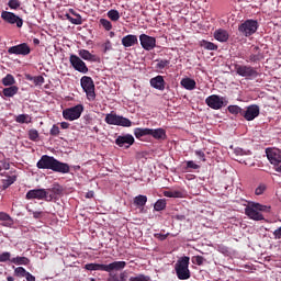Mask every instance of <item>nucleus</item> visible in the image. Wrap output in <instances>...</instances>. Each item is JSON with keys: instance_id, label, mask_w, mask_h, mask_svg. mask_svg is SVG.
I'll list each match as a JSON object with an SVG mask.
<instances>
[{"instance_id": "nucleus-1", "label": "nucleus", "mask_w": 281, "mask_h": 281, "mask_svg": "<svg viewBox=\"0 0 281 281\" xmlns=\"http://www.w3.org/2000/svg\"><path fill=\"white\" fill-rule=\"evenodd\" d=\"M36 167L38 170H53V172H59L61 175H68L70 168L69 164L60 162L54 156L43 155L37 161Z\"/></svg>"}, {"instance_id": "nucleus-2", "label": "nucleus", "mask_w": 281, "mask_h": 281, "mask_svg": "<svg viewBox=\"0 0 281 281\" xmlns=\"http://www.w3.org/2000/svg\"><path fill=\"white\" fill-rule=\"evenodd\" d=\"M271 206L262 205L257 202H250L245 207V214L248 216V218H251V221H265V215L260 212H270Z\"/></svg>"}, {"instance_id": "nucleus-3", "label": "nucleus", "mask_w": 281, "mask_h": 281, "mask_svg": "<svg viewBox=\"0 0 281 281\" xmlns=\"http://www.w3.org/2000/svg\"><path fill=\"white\" fill-rule=\"evenodd\" d=\"M175 271L178 280H190V257L184 256L178 259L175 265Z\"/></svg>"}, {"instance_id": "nucleus-4", "label": "nucleus", "mask_w": 281, "mask_h": 281, "mask_svg": "<svg viewBox=\"0 0 281 281\" xmlns=\"http://www.w3.org/2000/svg\"><path fill=\"white\" fill-rule=\"evenodd\" d=\"M258 21L249 19L238 25V32L241 36H246V38H249V36H254V34L258 32Z\"/></svg>"}, {"instance_id": "nucleus-5", "label": "nucleus", "mask_w": 281, "mask_h": 281, "mask_svg": "<svg viewBox=\"0 0 281 281\" xmlns=\"http://www.w3.org/2000/svg\"><path fill=\"white\" fill-rule=\"evenodd\" d=\"M104 122H106L111 126H123L125 128L133 126V122L131 120H128L127 117L117 115L113 111L105 115Z\"/></svg>"}, {"instance_id": "nucleus-6", "label": "nucleus", "mask_w": 281, "mask_h": 281, "mask_svg": "<svg viewBox=\"0 0 281 281\" xmlns=\"http://www.w3.org/2000/svg\"><path fill=\"white\" fill-rule=\"evenodd\" d=\"M104 122H106L111 126H123L125 128L133 126V122L131 120H128L127 117L117 115L113 111L105 115Z\"/></svg>"}, {"instance_id": "nucleus-7", "label": "nucleus", "mask_w": 281, "mask_h": 281, "mask_svg": "<svg viewBox=\"0 0 281 281\" xmlns=\"http://www.w3.org/2000/svg\"><path fill=\"white\" fill-rule=\"evenodd\" d=\"M80 82L89 102H93V100H95V83H93V79L91 77L83 76Z\"/></svg>"}, {"instance_id": "nucleus-8", "label": "nucleus", "mask_w": 281, "mask_h": 281, "mask_svg": "<svg viewBox=\"0 0 281 281\" xmlns=\"http://www.w3.org/2000/svg\"><path fill=\"white\" fill-rule=\"evenodd\" d=\"M205 104H207L210 109H213L214 111H218L223 106H227V104H229V101H227V98L225 97H221L218 94H212L205 99Z\"/></svg>"}, {"instance_id": "nucleus-9", "label": "nucleus", "mask_w": 281, "mask_h": 281, "mask_svg": "<svg viewBox=\"0 0 281 281\" xmlns=\"http://www.w3.org/2000/svg\"><path fill=\"white\" fill-rule=\"evenodd\" d=\"M235 70L238 76L247 80H254L258 76V70L249 65H235Z\"/></svg>"}, {"instance_id": "nucleus-10", "label": "nucleus", "mask_w": 281, "mask_h": 281, "mask_svg": "<svg viewBox=\"0 0 281 281\" xmlns=\"http://www.w3.org/2000/svg\"><path fill=\"white\" fill-rule=\"evenodd\" d=\"M25 199L27 201H33L34 199L37 201H52L54 198L49 195L46 189H33L26 192Z\"/></svg>"}, {"instance_id": "nucleus-11", "label": "nucleus", "mask_w": 281, "mask_h": 281, "mask_svg": "<svg viewBox=\"0 0 281 281\" xmlns=\"http://www.w3.org/2000/svg\"><path fill=\"white\" fill-rule=\"evenodd\" d=\"M82 111H85V106L82 104L67 108L63 111V117L64 120H68V122H74L75 120H80Z\"/></svg>"}, {"instance_id": "nucleus-12", "label": "nucleus", "mask_w": 281, "mask_h": 281, "mask_svg": "<svg viewBox=\"0 0 281 281\" xmlns=\"http://www.w3.org/2000/svg\"><path fill=\"white\" fill-rule=\"evenodd\" d=\"M1 19L9 25H16V27H23V19L10 11H2Z\"/></svg>"}, {"instance_id": "nucleus-13", "label": "nucleus", "mask_w": 281, "mask_h": 281, "mask_svg": "<svg viewBox=\"0 0 281 281\" xmlns=\"http://www.w3.org/2000/svg\"><path fill=\"white\" fill-rule=\"evenodd\" d=\"M69 63L76 71H79V74H89V67H87V64L81 60L78 55H70Z\"/></svg>"}, {"instance_id": "nucleus-14", "label": "nucleus", "mask_w": 281, "mask_h": 281, "mask_svg": "<svg viewBox=\"0 0 281 281\" xmlns=\"http://www.w3.org/2000/svg\"><path fill=\"white\" fill-rule=\"evenodd\" d=\"M258 115H260V106L257 104L249 105L241 112V117H244L247 122H254Z\"/></svg>"}, {"instance_id": "nucleus-15", "label": "nucleus", "mask_w": 281, "mask_h": 281, "mask_svg": "<svg viewBox=\"0 0 281 281\" xmlns=\"http://www.w3.org/2000/svg\"><path fill=\"white\" fill-rule=\"evenodd\" d=\"M266 155L272 166H278L281 164V149L276 147H268L266 148Z\"/></svg>"}, {"instance_id": "nucleus-16", "label": "nucleus", "mask_w": 281, "mask_h": 281, "mask_svg": "<svg viewBox=\"0 0 281 281\" xmlns=\"http://www.w3.org/2000/svg\"><path fill=\"white\" fill-rule=\"evenodd\" d=\"M139 41H140V46L146 52H150L151 49H155V47H157V38H155L153 36H149L146 34H140Z\"/></svg>"}, {"instance_id": "nucleus-17", "label": "nucleus", "mask_w": 281, "mask_h": 281, "mask_svg": "<svg viewBox=\"0 0 281 281\" xmlns=\"http://www.w3.org/2000/svg\"><path fill=\"white\" fill-rule=\"evenodd\" d=\"M31 52L32 49L30 48V45H27V43L11 46L8 49V54H14L15 56H27Z\"/></svg>"}, {"instance_id": "nucleus-18", "label": "nucleus", "mask_w": 281, "mask_h": 281, "mask_svg": "<svg viewBox=\"0 0 281 281\" xmlns=\"http://www.w3.org/2000/svg\"><path fill=\"white\" fill-rule=\"evenodd\" d=\"M115 144L120 148H131L135 144V137L131 134L120 135L116 137Z\"/></svg>"}, {"instance_id": "nucleus-19", "label": "nucleus", "mask_w": 281, "mask_h": 281, "mask_svg": "<svg viewBox=\"0 0 281 281\" xmlns=\"http://www.w3.org/2000/svg\"><path fill=\"white\" fill-rule=\"evenodd\" d=\"M260 60H265L262 49L258 46H251L250 55L247 57L246 63H260Z\"/></svg>"}, {"instance_id": "nucleus-20", "label": "nucleus", "mask_w": 281, "mask_h": 281, "mask_svg": "<svg viewBox=\"0 0 281 281\" xmlns=\"http://www.w3.org/2000/svg\"><path fill=\"white\" fill-rule=\"evenodd\" d=\"M150 87L153 89H157L158 91H165L166 89V80L164 79V76H156L149 80Z\"/></svg>"}, {"instance_id": "nucleus-21", "label": "nucleus", "mask_w": 281, "mask_h": 281, "mask_svg": "<svg viewBox=\"0 0 281 281\" xmlns=\"http://www.w3.org/2000/svg\"><path fill=\"white\" fill-rule=\"evenodd\" d=\"M106 273H111V271H122V269L126 268V261H113L109 265H104Z\"/></svg>"}, {"instance_id": "nucleus-22", "label": "nucleus", "mask_w": 281, "mask_h": 281, "mask_svg": "<svg viewBox=\"0 0 281 281\" xmlns=\"http://www.w3.org/2000/svg\"><path fill=\"white\" fill-rule=\"evenodd\" d=\"M121 43L123 47H134V45H139V40H137V35H125L122 40Z\"/></svg>"}, {"instance_id": "nucleus-23", "label": "nucleus", "mask_w": 281, "mask_h": 281, "mask_svg": "<svg viewBox=\"0 0 281 281\" xmlns=\"http://www.w3.org/2000/svg\"><path fill=\"white\" fill-rule=\"evenodd\" d=\"M70 14L69 13L66 14V19L67 21H69L70 23H72V25H82V15H80V13H77L74 9H69Z\"/></svg>"}, {"instance_id": "nucleus-24", "label": "nucleus", "mask_w": 281, "mask_h": 281, "mask_svg": "<svg viewBox=\"0 0 281 281\" xmlns=\"http://www.w3.org/2000/svg\"><path fill=\"white\" fill-rule=\"evenodd\" d=\"M78 55L82 60H88L89 63H98V56L91 54L88 49H79Z\"/></svg>"}, {"instance_id": "nucleus-25", "label": "nucleus", "mask_w": 281, "mask_h": 281, "mask_svg": "<svg viewBox=\"0 0 281 281\" xmlns=\"http://www.w3.org/2000/svg\"><path fill=\"white\" fill-rule=\"evenodd\" d=\"M214 38L220 43H227L229 41V33L223 29H218L214 32Z\"/></svg>"}, {"instance_id": "nucleus-26", "label": "nucleus", "mask_w": 281, "mask_h": 281, "mask_svg": "<svg viewBox=\"0 0 281 281\" xmlns=\"http://www.w3.org/2000/svg\"><path fill=\"white\" fill-rule=\"evenodd\" d=\"M154 64H155L156 71L161 74L164 69L170 67V59H156Z\"/></svg>"}, {"instance_id": "nucleus-27", "label": "nucleus", "mask_w": 281, "mask_h": 281, "mask_svg": "<svg viewBox=\"0 0 281 281\" xmlns=\"http://www.w3.org/2000/svg\"><path fill=\"white\" fill-rule=\"evenodd\" d=\"M180 85L187 89V91H194V89H196V81L194 79L191 78H183L180 81Z\"/></svg>"}, {"instance_id": "nucleus-28", "label": "nucleus", "mask_w": 281, "mask_h": 281, "mask_svg": "<svg viewBox=\"0 0 281 281\" xmlns=\"http://www.w3.org/2000/svg\"><path fill=\"white\" fill-rule=\"evenodd\" d=\"M0 221L2 222L3 227H12L14 225V220H12V216L5 212H0Z\"/></svg>"}, {"instance_id": "nucleus-29", "label": "nucleus", "mask_w": 281, "mask_h": 281, "mask_svg": "<svg viewBox=\"0 0 281 281\" xmlns=\"http://www.w3.org/2000/svg\"><path fill=\"white\" fill-rule=\"evenodd\" d=\"M19 93V87L16 86H9L2 90V94L4 98H14Z\"/></svg>"}, {"instance_id": "nucleus-30", "label": "nucleus", "mask_w": 281, "mask_h": 281, "mask_svg": "<svg viewBox=\"0 0 281 281\" xmlns=\"http://www.w3.org/2000/svg\"><path fill=\"white\" fill-rule=\"evenodd\" d=\"M151 131L150 128H142V127H136L134 128V135L136 139H142V137H146V135H150Z\"/></svg>"}, {"instance_id": "nucleus-31", "label": "nucleus", "mask_w": 281, "mask_h": 281, "mask_svg": "<svg viewBox=\"0 0 281 281\" xmlns=\"http://www.w3.org/2000/svg\"><path fill=\"white\" fill-rule=\"evenodd\" d=\"M150 133L149 135H151V137H154V139H166V130L164 128H156L153 130L150 128Z\"/></svg>"}, {"instance_id": "nucleus-32", "label": "nucleus", "mask_w": 281, "mask_h": 281, "mask_svg": "<svg viewBox=\"0 0 281 281\" xmlns=\"http://www.w3.org/2000/svg\"><path fill=\"white\" fill-rule=\"evenodd\" d=\"M83 269L86 271H105L104 263H87Z\"/></svg>"}, {"instance_id": "nucleus-33", "label": "nucleus", "mask_w": 281, "mask_h": 281, "mask_svg": "<svg viewBox=\"0 0 281 281\" xmlns=\"http://www.w3.org/2000/svg\"><path fill=\"white\" fill-rule=\"evenodd\" d=\"M146 203H148V196L146 195H137L134 198V205L136 207H144V205H146Z\"/></svg>"}, {"instance_id": "nucleus-34", "label": "nucleus", "mask_w": 281, "mask_h": 281, "mask_svg": "<svg viewBox=\"0 0 281 281\" xmlns=\"http://www.w3.org/2000/svg\"><path fill=\"white\" fill-rule=\"evenodd\" d=\"M200 46L203 47L204 49H207L209 52H216L218 49V46L212 42H207L205 40H202L200 42Z\"/></svg>"}, {"instance_id": "nucleus-35", "label": "nucleus", "mask_w": 281, "mask_h": 281, "mask_svg": "<svg viewBox=\"0 0 281 281\" xmlns=\"http://www.w3.org/2000/svg\"><path fill=\"white\" fill-rule=\"evenodd\" d=\"M16 83V79H14V76L8 74L5 77L2 78V85L3 87H14Z\"/></svg>"}, {"instance_id": "nucleus-36", "label": "nucleus", "mask_w": 281, "mask_h": 281, "mask_svg": "<svg viewBox=\"0 0 281 281\" xmlns=\"http://www.w3.org/2000/svg\"><path fill=\"white\" fill-rule=\"evenodd\" d=\"M16 181V176H9L7 179H2V188L3 190H8L10 186H12Z\"/></svg>"}, {"instance_id": "nucleus-37", "label": "nucleus", "mask_w": 281, "mask_h": 281, "mask_svg": "<svg viewBox=\"0 0 281 281\" xmlns=\"http://www.w3.org/2000/svg\"><path fill=\"white\" fill-rule=\"evenodd\" d=\"M12 265H30V259L27 257H14L11 259Z\"/></svg>"}, {"instance_id": "nucleus-38", "label": "nucleus", "mask_w": 281, "mask_h": 281, "mask_svg": "<svg viewBox=\"0 0 281 281\" xmlns=\"http://www.w3.org/2000/svg\"><path fill=\"white\" fill-rule=\"evenodd\" d=\"M164 196H167V199H181L183 193L181 191H165Z\"/></svg>"}, {"instance_id": "nucleus-39", "label": "nucleus", "mask_w": 281, "mask_h": 281, "mask_svg": "<svg viewBox=\"0 0 281 281\" xmlns=\"http://www.w3.org/2000/svg\"><path fill=\"white\" fill-rule=\"evenodd\" d=\"M15 122H18V124H30V122H32V117H30L27 114H19Z\"/></svg>"}, {"instance_id": "nucleus-40", "label": "nucleus", "mask_w": 281, "mask_h": 281, "mask_svg": "<svg viewBox=\"0 0 281 281\" xmlns=\"http://www.w3.org/2000/svg\"><path fill=\"white\" fill-rule=\"evenodd\" d=\"M228 113H232V115H241L243 116V109L238 105H229L227 108Z\"/></svg>"}, {"instance_id": "nucleus-41", "label": "nucleus", "mask_w": 281, "mask_h": 281, "mask_svg": "<svg viewBox=\"0 0 281 281\" xmlns=\"http://www.w3.org/2000/svg\"><path fill=\"white\" fill-rule=\"evenodd\" d=\"M166 207V200L165 199H159L157 202L154 204V210L156 212H162V210Z\"/></svg>"}, {"instance_id": "nucleus-42", "label": "nucleus", "mask_w": 281, "mask_h": 281, "mask_svg": "<svg viewBox=\"0 0 281 281\" xmlns=\"http://www.w3.org/2000/svg\"><path fill=\"white\" fill-rule=\"evenodd\" d=\"M108 18L114 22L120 21V11L115 9L110 10L108 12Z\"/></svg>"}, {"instance_id": "nucleus-43", "label": "nucleus", "mask_w": 281, "mask_h": 281, "mask_svg": "<svg viewBox=\"0 0 281 281\" xmlns=\"http://www.w3.org/2000/svg\"><path fill=\"white\" fill-rule=\"evenodd\" d=\"M27 273V270H25L23 267H18L14 269V276H16V278H25Z\"/></svg>"}, {"instance_id": "nucleus-44", "label": "nucleus", "mask_w": 281, "mask_h": 281, "mask_svg": "<svg viewBox=\"0 0 281 281\" xmlns=\"http://www.w3.org/2000/svg\"><path fill=\"white\" fill-rule=\"evenodd\" d=\"M12 262V254L4 251L0 254V262Z\"/></svg>"}, {"instance_id": "nucleus-45", "label": "nucleus", "mask_w": 281, "mask_h": 281, "mask_svg": "<svg viewBox=\"0 0 281 281\" xmlns=\"http://www.w3.org/2000/svg\"><path fill=\"white\" fill-rule=\"evenodd\" d=\"M265 192H267V184L266 183H260L256 190H255V194L257 196H260L261 194H265Z\"/></svg>"}, {"instance_id": "nucleus-46", "label": "nucleus", "mask_w": 281, "mask_h": 281, "mask_svg": "<svg viewBox=\"0 0 281 281\" xmlns=\"http://www.w3.org/2000/svg\"><path fill=\"white\" fill-rule=\"evenodd\" d=\"M100 24L102 25V27H104V30H106V32H110V30H113V24H111V21L106 19H101Z\"/></svg>"}, {"instance_id": "nucleus-47", "label": "nucleus", "mask_w": 281, "mask_h": 281, "mask_svg": "<svg viewBox=\"0 0 281 281\" xmlns=\"http://www.w3.org/2000/svg\"><path fill=\"white\" fill-rule=\"evenodd\" d=\"M192 263L193 265H198V267H202L203 262H205V259L203 258V256H193L192 257Z\"/></svg>"}, {"instance_id": "nucleus-48", "label": "nucleus", "mask_w": 281, "mask_h": 281, "mask_svg": "<svg viewBox=\"0 0 281 281\" xmlns=\"http://www.w3.org/2000/svg\"><path fill=\"white\" fill-rule=\"evenodd\" d=\"M8 5L11 10H19V8H21V1H19V0H9Z\"/></svg>"}, {"instance_id": "nucleus-49", "label": "nucleus", "mask_w": 281, "mask_h": 281, "mask_svg": "<svg viewBox=\"0 0 281 281\" xmlns=\"http://www.w3.org/2000/svg\"><path fill=\"white\" fill-rule=\"evenodd\" d=\"M130 281H150V277L145 274H138L136 277H131Z\"/></svg>"}, {"instance_id": "nucleus-50", "label": "nucleus", "mask_w": 281, "mask_h": 281, "mask_svg": "<svg viewBox=\"0 0 281 281\" xmlns=\"http://www.w3.org/2000/svg\"><path fill=\"white\" fill-rule=\"evenodd\" d=\"M49 135H52V137H58L60 135V127L54 124L49 131Z\"/></svg>"}, {"instance_id": "nucleus-51", "label": "nucleus", "mask_w": 281, "mask_h": 281, "mask_svg": "<svg viewBox=\"0 0 281 281\" xmlns=\"http://www.w3.org/2000/svg\"><path fill=\"white\" fill-rule=\"evenodd\" d=\"M199 168H201V166L196 165L194 160L187 161V170H199Z\"/></svg>"}, {"instance_id": "nucleus-52", "label": "nucleus", "mask_w": 281, "mask_h": 281, "mask_svg": "<svg viewBox=\"0 0 281 281\" xmlns=\"http://www.w3.org/2000/svg\"><path fill=\"white\" fill-rule=\"evenodd\" d=\"M29 139H31V142H36V139H38V131L30 130L29 131Z\"/></svg>"}, {"instance_id": "nucleus-53", "label": "nucleus", "mask_w": 281, "mask_h": 281, "mask_svg": "<svg viewBox=\"0 0 281 281\" xmlns=\"http://www.w3.org/2000/svg\"><path fill=\"white\" fill-rule=\"evenodd\" d=\"M111 49H113V44L108 40L103 44V54H106V52H111Z\"/></svg>"}, {"instance_id": "nucleus-54", "label": "nucleus", "mask_w": 281, "mask_h": 281, "mask_svg": "<svg viewBox=\"0 0 281 281\" xmlns=\"http://www.w3.org/2000/svg\"><path fill=\"white\" fill-rule=\"evenodd\" d=\"M272 234L274 236V240H281V226L274 229Z\"/></svg>"}, {"instance_id": "nucleus-55", "label": "nucleus", "mask_w": 281, "mask_h": 281, "mask_svg": "<svg viewBox=\"0 0 281 281\" xmlns=\"http://www.w3.org/2000/svg\"><path fill=\"white\" fill-rule=\"evenodd\" d=\"M195 155L199 157V159H201V161H206L205 153L203 150H195Z\"/></svg>"}, {"instance_id": "nucleus-56", "label": "nucleus", "mask_w": 281, "mask_h": 281, "mask_svg": "<svg viewBox=\"0 0 281 281\" xmlns=\"http://www.w3.org/2000/svg\"><path fill=\"white\" fill-rule=\"evenodd\" d=\"M34 83L35 85H44L45 83V78L43 76H37L34 78Z\"/></svg>"}, {"instance_id": "nucleus-57", "label": "nucleus", "mask_w": 281, "mask_h": 281, "mask_svg": "<svg viewBox=\"0 0 281 281\" xmlns=\"http://www.w3.org/2000/svg\"><path fill=\"white\" fill-rule=\"evenodd\" d=\"M168 236H170V234H156L155 238H158V240H166V238H168Z\"/></svg>"}, {"instance_id": "nucleus-58", "label": "nucleus", "mask_w": 281, "mask_h": 281, "mask_svg": "<svg viewBox=\"0 0 281 281\" xmlns=\"http://www.w3.org/2000/svg\"><path fill=\"white\" fill-rule=\"evenodd\" d=\"M235 155L243 157V155H247V153L243 150V148H236Z\"/></svg>"}, {"instance_id": "nucleus-59", "label": "nucleus", "mask_w": 281, "mask_h": 281, "mask_svg": "<svg viewBox=\"0 0 281 281\" xmlns=\"http://www.w3.org/2000/svg\"><path fill=\"white\" fill-rule=\"evenodd\" d=\"M26 281H36V277H34V274L26 272Z\"/></svg>"}, {"instance_id": "nucleus-60", "label": "nucleus", "mask_w": 281, "mask_h": 281, "mask_svg": "<svg viewBox=\"0 0 281 281\" xmlns=\"http://www.w3.org/2000/svg\"><path fill=\"white\" fill-rule=\"evenodd\" d=\"M0 164H2V168L4 170H10V162H8L7 160H2L0 161Z\"/></svg>"}, {"instance_id": "nucleus-61", "label": "nucleus", "mask_w": 281, "mask_h": 281, "mask_svg": "<svg viewBox=\"0 0 281 281\" xmlns=\"http://www.w3.org/2000/svg\"><path fill=\"white\" fill-rule=\"evenodd\" d=\"M126 278H127L126 272H121L120 273V280L121 281H126Z\"/></svg>"}, {"instance_id": "nucleus-62", "label": "nucleus", "mask_w": 281, "mask_h": 281, "mask_svg": "<svg viewBox=\"0 0 281 281\" xmlns=\"http://www.w3.org/2000/svg\"><path fill=\"white\" fill-rule=\"evenodd\" d=\"M60 126H61V128L67 130V128H69L70 124L67 122H61Z\"/></svg>"}, {"instance_id": "nucleus-63", "label": "nucleus", "mask_w": 281, "mask_h": 281, "mask_svg": "<svg viewBox=\"0 0 281 281\" xmlns=\"http://www.w3.org/2000/svg\"><path fill=\"white\" fill-rule=\"evenodd\" d=\"M42 214H43V212L36 211V212L33 213V217L34 218H41Z\"/></svg>"}, {"instance_id": "nucleus-64", "label": "nucleus", "mask_w": 281, "mask_h": 281, "mask_svg": "<svg viewBox=\"0 0 281 281\" xmlns=\"http://www.w3.org/2000/svg\"><path fill=\"white\" fill-rule=\"evenodd\" d=\"M110 281H121V279L117 276H112Z\"/></svg>"}]
</instances>
